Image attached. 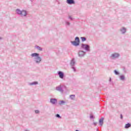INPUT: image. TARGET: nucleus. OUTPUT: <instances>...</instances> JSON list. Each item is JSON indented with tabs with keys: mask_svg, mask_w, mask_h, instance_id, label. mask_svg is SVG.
<instances>
[{
	"mask_svg": "<svg viewBox=\"0 0 131 131\" xmlns=\"http://www.w3.org/2000/svg\"><path fill=\"white\" fill-rule=\"evenodd\" d=\"M31 57H34V61L36 64H39L41 62V57L39 56V54L37 53H32Z\"/></svg>",
	"mask_w": 131,
	"mask_h": 131,
	"instance_id": "1",
	"label": "nucleus"
},
{
	"mask_svg": "<svg viewBox=\"0 0 131 131\" xmlns=\"http://www.w3.org/2000/svg\"><path fill=\"white\" fill-rule=\"evenodd\" d=\"M80 42V40H79V37H76L75 38V41H71V43L73 46L75 47H78L79 46V43Z\"/></svg>",
	"mask_w": 131,
	"mask_h": 131,
	"instance_id": "2",
	"label": "nucleus"
},
{
	"mask_svg": "<svg viewBox=\"0 0 131 131\" xmlns=\"http://www.w3.org/2000/svg\"><path fill=\"white\" fill-rule=\"evenodd\" d=\"M81 49H83V50H85V51H86V52H90V45L88 44H84V43H82L81 46Z\"/></svg>",
	"mask_w": 131,
	"mask_h": 131,
	"instance_id": "3",
	"label": "nucleus"
},
{
	"mask_svg": "<svg viewBox=\"0 0 131 131\" xmlns=\"http://www.w3.org/2000/svg\"><path fill=\"white\" fill-rule=\"evenodd\" d=\"M70 65L72 67V68L73 69V70L74 72H76V69H75V67H74L75 65V60L74 59V58H73L70 62Z\"/></svg>",
	"mask_w": 131,
	"mask_h": 131,
	"instance_id": "4",
	"label": "nucleus"
},
{
	"mask_svg": "<svg viewBox=\"0 0 131 131\" xmlns=\"http://www.w3.org/2000/svg\"><path fill=\"white\" fill-rule=\"evenodd\" d=\"M120 56V54H119V53H113L111 55V58L113 59V60H115V59H118V58H119V56Z\"/></svg>",
	"mask_w": 131,
	"mask_h": 131,
	"instance_id": "5",
	"label": "nucleus"
},
{
	"mask_svg": "<svg viewBox=\"0 0 131 131\" xmlns=\"http://www.w3.org/2000/svg\"><path fill=\"white\" fill-rule=\"evenodd\" d=\"M78 56L80 57V58H82L85 56V52H84L83 51H79L78 52Z\"/></svg>",
	"mask_w": 131,
	"mask_h": 131,
	"instance_id": "6",
	"label": "nucleus"
},
{
	"mask_svg": "<svg viewBox=\"0 0 131 131\" xmlns=\"http://www.w3.org/2000/svg\"><path fill=\"white\" fill-rule=\"evenodd\" d=\"M56 91H57L58 92H60V93H61L62 94H63L64 90H63V87H62V85H60L58 86H57L56 88Z\"/></svg>",
	"mask_w": 131,
	"mask_h": 131,
	"instance_id": "7",
	"label": "nucleus"
},
{
	"mask_svg": "<svg viewBox=\"0 0 131 131\" xmlns=\"http://www.w3.org/2000/svg\"><path fill=\"white\" fill-rule=\"evenodd\" d=\"M57 102H58V100H57V99L56 98L50 99V103L53 105H55V104H57Z\"/></svg>",
	"mask_w": 131,
	"mask_h": 131,
	"instance_id": "8",
	"label": "nucleus"
},
{
	"mask_svg": "<svg viewBox=\"0 0 131 131\" xmlns=\"http://www.w3.org/2000/svg\"><path fill=\"white\" fill-rule=\"evenodd\" d=\"M58 74L60 78H61V79H63V78H64V73H63L62 71H58Z\"/></svg>",
	"mask_w": 131,
	"mask_h": 131,
	"instance_id": "9",
	"label": "nucleus"
},
{
	"mask_svg": "<svg viewBox=\"0 0 131 131\" xmlns=\"http://www.w3.org/2000/svg\"><path fill=\"white\" fill-rule=\"evenodd\" d=\"M20 16H21V17H26L27 16V11L26 10H23L21 11Z\"/></svg>",
	"mask_w": 131,
	"mask_h": 131,
	"instance_id": "10",
	"label": "nucleus"
},
{
	"mask_svg": "<svg viewBox=\"0 0 131 131\" xmlns=\"http://www.w3.org/2000/svg\"><path fill=\"white\" fill-rule=\"evenodd\" d=\"M120 31L122 34H125V33L126 32V28L123 27L120 29Z\"/></svg>",
	"mask_w": 131,
	"mask_h": 131,
	"instance_id": "11",
	"label": "nucleus"
},
{
	"mask_svg": "<svg viewBox=\"0 0 131 131\" xmlns=\"http://www.w3.org/2000/svg\"><path fill=\"white\" fill-rule=\"evenodd\" d=\"M67 3H68V5H74L75 1H74V0H67Z\"/></svg>",
	"mask_w": 131,
	"mask_h": 131,
	"instance_id": "12",
	"label": "nucleus"
},
{
	"mask_svg": "<svg viewBox=\"0 0 131 131\" xmlns=\"http://www.w3.org/2000/svg\"><path fill=\"white\" fill-rule=\"evenodd\" d=\"M99 123L100 125H101V126H102V125H103V124H104V118H100L99 119Z\"/></svg>",
	"mask_w": 131,
	"mask_h": 131,
	"instance_id": "13",
	"label": "nucleus"
},
{
	"mask_svg": "<svg viewBox=\"0 0 131 131\" xmlns=\"http://www.w3.org/2000/svg\"><path fill=\"white\" fill-rule=\"evenodd\" d=\"M29 85H36V84H38V82L34 81L31 83H29Z\"/></svg>",
	"mask_w": 131,
	"mask_h": 131,
	"instance_id": "14",
	"label": "nucleus"
},
{
	"mask_svg": "<svg viewBox=\"0 0 131 131\" xmlns=\"http://www.w3.org/2000/svg\"><path fill=\"white\" fill-rule=\"evenodd\" d=\"M16 14H17V15H21V14H22V11H21L19 9H16Z\"/></svg>",
	"mask_w": 131,
	"mask_h": 131,
	"instance_id": "15",
	"label": "nucleus"
},
{
	"mask_svg": "<svg viewBox=\"0 0 131 131\" xmlns=\"http://www.w3.org/2000/svg\"><path fill=\"white\" fill-rule=\"evenodd\" d=\"M119 78L120 80H122L123 81V80L125 79V77L124 76V75H121L119 76Z\"/></svg>",
	"mask_w": 131,
	"mask_h": 131,
	"instance_id": "16",
	"label": "nucleus"
},
{
	"mask_svg": "<svg viewBox=\"0 0 131 131\" xmlns=\"http://www.w3.org/2000/svg\"><path fill=\"white\" fill-rule=\"evenodd\" d=\"M59 105H64V104H66V101H64V100H60L59 101V103H58Z\"/></svg>",
	"mask_w": 131,
	"mask_h": 131,
	"instance_id": "17",
	"label": "nucleus"
},
{
	"mask_svg": "<svg viewBox=\"0 0 131 131\" xmlns=\"http://www.w3.org/2000/svg\"><path fill=\"white\" fill-rule=\"evenodd\" d=\"M131 124L129 123H128L127 124H126L125 125V128H129V127H130Z\"/></svg>",
	"mask_w": 131,
	"mask_h": 131,
	"instance_id": "18",
	"label": "nucleus"
},
{
	"mask_svg": "<svg viewBox=\"0 0 131 131\" xmlns=\"http://www.w3.org/2000/svg\"><path fill=\"white\" fill-rule=\"evenodd\" d=\"M70 98L71 100H74V99H75V95H70Z\"/></svg>",
	"mask_w": 131,
	"mask_h": 131,
	"instance_id": "19",
	"label": "nucleus"
},
{
	"mask_svg": "<svg viewBox=\"0 0 131 131\" xmlns=\"http://www.w3.org/2000/svg\"><path fill=\"white\" fill-rule=\"evenodd\" d=\"M66 25L67 26H70V22H69L68 20L65 21Z\"/></svg>",
	"mask_w": 131,
	"mask_h": 131,
	"instance_id": "20",
	"label": "nucleus"
},
{
	"mask_svg": "<svg viewBox=\"0 0 131 131\" xmlns=\"http://www.w3.org/2000/svg\"><path fill=\"white\" fill-rule=\"evenodd\" d=\"M55 117H56V118H59V119H61V118H62V117H61V116H60V115L58 114L55 115Z\"/></svg>",
	"mask_w": 131,
	"mask_h": 131,
	"instance_id": "21",
	"label": "nucleus"
},
{
	"mask_svg": "<svg viewBox=\"0 0 131 131\" xmlns=\"http://www.w3.org/2000/svg\"><path fill=\"white\" fill-rule=\"evenodd\" d=\"M115 74L116 75H119L120 73H119V72L117 71V70H115L114 71Z\"/></svg>",
	"mask_w": 131,
	"mask_h": 131,
	"instance_id": "22",
	"label": "nucleus"
},
{
	"mask_svg": "<svg viewBox=\"0 0 131 131\" xmlns=\"http://www.w3.org/2000/svg\"><path fill=\"white\" fill-rule=\"evenodd\" d=\"M36 48L37 50H38V51H42V48L39 46H36Z\"/></svg>",
	"mask_w": 131,
	"mask_h": 131,
	"instance_id": "23",
	"label": "nucleus"
},
{
	"mask_svg": "<svg viewBox=\"0 0 131 131\" xmlns=\"http://www.w3.org/2000/svg\"><path fill=\"white\" fill-rule=\"evenodd\" d=\"M81 39L83 42L85 41V40H86V38H85V37H81Z\"/></svg>",
	"mask_w": 131,
	"mask_h": 131,
	"instance_id": "24",
	"label": "nucleus"
},
{
	"mask_svg": "<svg viewBox=\"0 0 131 131\" xmlns=\"http://www.w3.org/2000/svg\"><path fill=\"white\" fill-rule=\"evenodd\" d=\"M90 118L91 119H94V118H95V117H94V115H90Z\"/></svg>",
	"mask_w": 131,
	"mask_h": 131,
	"instance_id": "25",
	"label": "nucleus"
},
{
	"mask_svg": "<svg viewBox=\"0 0 131 131\" xmlns=\"http://www.w3.org/2000/svg\"><path fill=\"white\" fill-rule=\"evenodd\" d=\"M123 70L124 73H126V69L125 67H124L123 68Z\"/></svg>",
	"mask_w": 131,
	"mask_h": 131,
	"instance_id": "26",
	"label": "nucleus"
},
{
	"mask_svg": "<svg viewBox=\"0 0 131 131\" xmlns=\"http://www.w3.org/2000/svg\"><path fill=\"white\" fill-rule=\"evenodd\" d=\"M69 19H70L71 21H72V20H73V18H72L71 16H69Z\"/></svg>",
	"mask_w": 131,
	"mask_h": 131,
	"instance_id": "27",
	"label": "nucleus"
},
{
	"mask_svg": "<svg viewBox=\"0 0 131 131\" xmlns=\"http://www.w3.org/2000/svg\"><path fill=\"white\" fill-rule=\"evenodd\" d=\"M35 113H36V114H38V113H39V111L36 110L35 111Z\"/></svg>",
	"mask_w": 131,
	"mask_h": 131,
	"instance_id": "28",
	"label": "nucleus"
},
{
	"mask_svg": "<svg viewBox=\"0 0 131 131\" xmlns=\"http://www.w3.org/2000/svg\"><path fill=\"white\" fill-rule=\"evenodd\" d=\"M98 122H93V124L94 125H95V126H96V125H97Z\"/></svg>",
	"mask_w": 131,
	"mask_h": 131,
	"instance_id": "29",
	"label": "nucleus"
},
{
	"mask_svg": "<svg viewBox=\"0 0 131 131\" xmlns=\"http://www.w3.org/2000/svg\"><path fill=\"white\" fill-rule=\"evenodd\" d=\"M120 118L121 119H122L123 118V116H122V114L120 115Z\"/></svg>",
	"mask_w": 131,
	"mask_h": 131,
	"instance_id": "30",
	"label": "nucleus"
},
{
	"mask_svg": "<svg viewBox=\"0 0 131 131\" xmlns=\"http://www.w3.org/2000/svg\"><path fill=\"white\" fill-rule=\"evenodd\" d=\"M112 79L111 78H110L109 81H111Z\"/></svg>",
	"mask_w": 131,
	"mask_h": 131,
	"instance_id": "31",
	"label": "nucleus"
},
{
	"mask_svg": "<svg viewBox=\"0 0 131 131\" xmlns=\"http://www.w3.org/2000/svg\"><path fill=\"white\" fill-rule=\"evenodd\" d=\"M30 2H31V3H32V2H33L32 0H30Z\"/></svg>",
	"mask_w": 131,
	"mask_h": 131,
	"instance_id": "32",
	"label": "nucleus"
},
{
	"mask_svg": "<svg viewBox=\"0 0 131 131\" xmlns=\"http://www.w3.org/2000/svg\"><path fill=\"white\" fill-rule=\"evenodd\" d=\"M25 131H29V130H25Z\"/></svg>",
	"mask_w": 131,
	"mask_h": 131,
	"instance_id": "33",
	"label": "nucleus"
},
{
	"mask_svg": "<svg viewBox=\"0 0 131 131\" xmlns=\"http://www.w3.org/2000/svg\"><path fill=\"white\" fill-rule=\"evenodd\" d=\"M98 129L97 128V131H98Z\"/></svg>",
	"mask_w": 131,
	"mask_h": 131,
	"instance_id": "34",
	"label": "nucleus"
}]
</instances>
